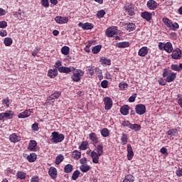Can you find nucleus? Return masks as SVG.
<instances>
[{
	"mask_svg": "<svg viewBox=\"0 0 182 182\" xmlns=\"http://www.w3.org/2000/svg\"><path fill=\"white\" fill-rule=\"evenodd\" d=\"M162 76L163 77H166V82H167V83H171V82H174V80H176V77H177V73L165 68L164 70Z\"/></svg>",
	"mask_w": 182,
	"mask_h": 182,
	"instance_id": "f257e3e1",
	"label": "nucleus"
},
{
	"mask_svg": "<svg viewBox=\"0 0 182 182\" xmlns=\"http://www.w3.org/2000/svg\"><path fill=\"white\" fill-rule=\"evenodd\" d=\"M50 141L54 144H58V143H62L65 140V135L63 134H60L58 132H53L51 133Z\"/></svg>",
	"mask_w": 182,
	"mask_h": 182,
	"instance_id": "f03ea898",
	"label": "nucleus"
},
{
	"mask_svg": "<svg viewBox=\"0 0 182 182\" xmlns=\"http://www.w3.org/2000/svg\"><path fill=\"white\" fill-rule=\"evenodd\" d=\"M162 21L164 22V25L169 29H171V31H177V29L180 28V25H178V23L175 22L173 23V22H171V21L167 17H164L162 18Z\"/></svg>",
	"mask_w": 182,
	"mask_h": 182,
	"instance_id": "7ed1b4c3",
	"label": "nucleus"
},
{
	"mask_svg": "<svg viewBox=\"0 0 182 182\" xmlns=\"http://www.w3.org/2000/svg\"><path fill=\"white\" fill-rule=\"evenodd\" d=\"M158 48L159 50H165L167 53H171L173 52V44L171 42H160L159 43Z\"/></svg>",
	"mask_w": 182,
	"mask_h": 182,
	"instance_id": "20e7f679",
	"label": "nucleus"
},
{
	"mask_svg": "<svg viewBox=\"0 0 182 182\" xmlns=\"http://www.w3.org/2000/svg\"><path fill=\"white\" fill-rule=\"evenodd\" d=\"M83 75H85V72L80 69H77L74 71L73 75L71 76V79L73 82H80Z\"/></svg>",
	"mask_w": 182,
	"mask_h": 182,
	"instance_id": "39448f33",
	"label": "nucleus"
},
{
	"mask_svg": "<svg viewBox=\"0 0 182 182\" xmlns=\"http://www.w3.org/2000/svg\"><path fill=\"white\" fill-rule=\"evenodd\" d=\"M124 9L129 16H133L134 15V6H133V4L131 3H126Z\"/></svg>",
	"mask_w": 182,
	"mask_h": 182,
	"instance_id": "423d86ee",
	"label": "nucleus"
},
{
	"mask_svg": "<svg viewBox=\"0 0 182 182\" xmlns=\"http://www.w3.org/2000/svg\"><path fill=\"white\" fill-rule=\"evenodd\" d=\"M106 35L108 38H113L117 35V26L109 27L106 30Z\"/></svg>",
	"mask_w": 182,
	"mask_h": 182,
	"instance_id": "0eeeda50",
	"label": "nucleus"
},
{
	"mask_svg": "<svg viewBox=\"0 0 182 182\" xmlns=\"http://www.w3.org/2000/svg\"><path fill=\"white\" fill-rule=\"evenodd\" d=\"M135 112L136 114L141 116L146 113V105L143 104H138L135 106Z\"/></svg>",
	"mask_w": 182,
	"mask_h": 182,
	"instance_id": "6e6552de",
	"label": "nucleus"
},
{
	"mask_svg": "<svg viewBox=\"0 0 182 182\" xmlns=\"http://www.w3.org/2000/svg\"><path fill=\"white\" fill-rule=\"evenodd\" d=\"M9 141L11 143H19L21 140H22V138L21 137V135L16 134V133H13L9 135Z\"/></svg>",
	"mask_w": 182,
	"mask_h": 182,
	"instance_id": "1a4fd4ad",
	"label": "nucleus"
},
{
	"mask_svg": "<svg viewBox=\"0 0 182 182\" xmlns=\"http://www.w3.org/2000/svg\"><path fill=\"white\" fill-rule=\"evenodd\" d=\"M181 50L178 48H176L175 50H172L171 52V58L172 59H175L176 60L178 59H181Z\"/></svg>",
	"mask_w": 182,
	"mask_h": 182,
	"instance_id": "9d476101",
	"label": "nucleus"
},
{
	"mask_svg": "<svg viewBox=\"0 0 182 182\" xmlns=\"http://www.w3.org/2000/svg\"><path fill=\"white\" fill-rule=\"evenodd\" d=\"M104 105L105 110H110L113 107V100H112V98L106 97L104 98Z\"/></svg>",
	"mask_w": 182,
	"mask_h": 182,
	"instance_id": "9b49d317",
	"label": "nucleus"
},
{
	"mask_svg": "<svg viewBox=\"0 0 182 182\" xmlns=\"http://www.w3.org/2000/svg\"><path fill=\"white\" fill-rule=\"evenodd\" d=\"M62 93L60 92L55 91L53 94H52L47 98V102H51L52 103H55V100H56V99H59Z\"/></svg>",
	"mask_w": 182,
	"mask_h": 182,
	"instance_id": "f8f14e48",
	"label": "nucleus"
},
{
	"mask_svg": "<svg viewBox=\"0 0 182 182\" xmlns=\"http://www.w3.org/2000/svg\"><path fill=\"white\" fill-rule=\"evenodd\" d=\"M31 113H33V109H26L24 112L19 113L18 114V119H26V117H29V116H31Z\"/></svg>",
	"mask_w": 182,
	"mask_h": 182,
	"instance_id": "ddd939ff",
	"label": "nucleus"
},
{
	"mask_svg": "<svg viewBox=\"0 0 182 182\" xmlns=\"http://www.w3.org/2000/svg\"><path fill=\"white\" fill-rule=\"evenodd\" d=\"M146 6L150 11H155V9H157L159 4L154 0H149L146 3Z\"/></svg>",
	"mask_w": 182,
	"mask_h": 182,
	"instance_id": "4468645a",
	"label": "nucleus"
},
{
	"mask_svg": "<svg viewBox=\"0 0 182 182\" xmlns=\"http://www.w3.org/2000/svg\"><path fill=\"white\" fill-rule=\"evenodd\" d=\"M78 26L80 28H82L84 31H89L90 29H93V27H94L92 23H87V22L85 23L80 22L78 23Z\"/></svg>",
	"mask_w": 182,
	"mask_h": 182,
	"instance_id": "2eb2a0df",
	"label": "nucleus"
},
{
	"mask_svg": "<svg viewBox=\"0 0 182 182\" xmlns=\"http://www.w3.org/2000/svg\"><path fill=\"white\" fill-rule=\"evenodd\" d=\"M55 21L57 23H59V25H63V23H68V22H69V18L67 16H56Z\"/></svg>",
	"mask_w": 182,
	"mask_h": 182,
	"instance_id": "dca6fc26",
	"label": "nucleus"
},
{
	"mask_svg": "<svg viewBox=\"0 0 182 182\" xmlns=\"http://www.w3.org/2000/svg\"><path fill=\"white\" fill-rule=\"evenodd\" d=\"M127 151L128 160H132L133 157H134V152H133V148L130 144H128L127 146Z\"/></svg>",
	"mask_w": 182,
	"mask_h": 182,
	"instance_id": "f3484780",
	"label": "nucleus"
},
{
	"mask_svg": "<svg viewBox=\"0 0 182 182\" xmlns=\"http://www.w3.org/2000/svg\"><path fill=\"white\" fill-rule=\"evenodd\" d=\"M89 139L94 145L99 143V137H97V134H96L95 132H91L89 134Z\"/></svg>",
	"mask_w": 182,
	"mask_h": 182,
	"instance_id": "a211bd4d",
	"label": "nucleus"
},
{
	"mask_svg": "<svg viewBox=\"0 0 182 182\" xmlns=\"http://www.w3.org/2000/svg\"><path fill=\"white\" fill-rule=\"evenodd\" d=\"M48 174L53 180H55L58 177V170L56 168L51 166L48 170Z\"/></svg>",
	"mask_w": 182,
	"mask_h": 182,
	"instance_id": "6ab92c4d",
	"label": "nucleus"
},
{
	"mask_svg": "<svg viewBox=\"0 0 182 182\" xmlns=\"http://www.w3.org/2000/svg\"><path fill=\"white\" fill-rule=\"evenodd\" d=\"M36 146H38V142L35 140H31L27 149L30 151H36Z\"/></svg>",
	"mask_w": 182,
	"mask_h": 182,
	"instance_id": "aec40b11",
	"label": "nucleus"
},
{
	"mask_svg": "<svg viewBox=\"0 0 182 182\" xmlns=\"http://www.w3.org/2000/svg\"><path fill=\"white\" fill-rule=\"evenodd\" d=\"M149 53V48L147 46H143L138 51V55L141 58H144Z\"/></svg>",
	"mask_w": 182,
	"mask_h": 182,
	"instance_id": "412c9836",
	"label": "nucleus"
},
{
	"mask_svg": "<svg viewBox=\"0 0 182 182\" xmlns=\"http://www.w3.org/2000/svg\"><path fill=\"white\" fill-rule=\"evenodd\" d=\"M141 16L147 22H150V20L152 18L153 14L149 11H144L141 12Z\"/></svg>",
	"mask_w": 182,
	"mask_h": 182,
	"instance_id": "4be33fe9",
	"label": "nucleus"
},
{
	"mask_svg": "<svg viewBox=\"0 0 182 182\" xmlns=\"http://www.w3.org/2000/svg\"><path fill=\"white\" fill-rule=\"evenodd\" d=\"M101 155H99V154H97L96 151H92L91 152V155L90 156L92 159V163H94L95 164H98L99 163V157H100Z\"/></svg>",
	"mask_w": 182,
	"mask_h": 182,
	"instance_id": "5701e85b",
	"label": "nucleus"
},
{
	"mask_svg": "<svg viewBox=\"0 0 182 182\" xmlns=\"http://www.w3.org/2000/svg\"><path fill=\"white\" fill-rule=\"evenodd\" d=\"M130 110V107L127 105H123L120 108V113L123 116H127L129 114V111Z\"/></svg>",
	"mask_w": 182,
	"mask_h": 182,
	"instance_id": "b1692460",
	"label": "nucleus"
},
{
	"mask_svg": "<svg viewBox=\"0 0 182 182\" xmlns=\"http://www.w3.org/2000/svg\"><path fill=\"white\" fill-rule=\"evenodd\" d=\"M48 76L50 79H55L58 76V69H50L48 72Z\"/></svg>",
	"mask_w": 182,
	"mask_h": 182,
	"instance_id": "393cba45",
	"label": "nucleus"
},
{
	"mask_svg": "<svg viewBox=\"0 0 182 182\" xmlns=\"http://www.w3.org/2000/svg\"><path fill=\"white\" fill-rule=\"evenodd\" d=\"M100 62L101 63V65H108L110 66V65H112V60H110V59L106 58V57H101Z\"/></svg>",
	"mask_w": 182,
	"mask_h": 182,
	"instance_id": "a878e982",
	"label": "nucleus"
},
{
	"mask_svg": "<svg viewBox=\"0 0 182 182\" xmlns=\"http://www.w3.org/2000/svg\"><path fill=\"white\" fill-rule=\"evenodd\" d=\"M3 113V119H14V112L11 110H8Z\"/></svg>",
	"mask_w": 182,
	"mask_h": 182,
	"instance_id": "bb28decb",
	"label": "nucleus"
},
{
	"mask_svg": "<svg viewBox=\"0 0 182 182\" xmlns=\"http://www.w3.org/2000/svg\"><path fill=\"white\" fill-rule=\"evenodd\" d=\"M126 29L129 32H133L136 29V24L134 23H127L126 24Z\"/></svg>",
	"mask_w": 182,
	"mask_h": 182,
	"instance_id": "cd10ccee",
	"label": "nucleus"
},
{
	"mask_svg": "<svg viewBox=\"0 0 182 182\" xmlns=\"http://www.w3.org/2000/svg\"><path fill=\"white\" fill-rule=\"evenodd\" d=\"M58 72H60V73H70L72 69L69 67L62 66L58 68Z\"/></svg>",
	"mask_w": 182,
	"mask_h": 182,
	"instance_id": "c85d7f7f",
	"label": "nucleus"
},
{
	"mask_svg": "<svg viewBox=\"0 0 182 182\" xmlns=\"http://www.w3.org/2000/svg\"><path fill=\"white\" fill-rule=\"evenodd\" d=\"M38 159V156H36V154L32 153L30 155L27 156V160L29 161V163H33L36 161V159Z\"/></svg>",
	"mask_w": 182,
	"mask_h": 182,
	"instance_id": "c756f323",
	"label": "nucleus"
},
{
	"mask_svg": "<svg viewBox=\"0 0 182 182\" xmlns=\"http://www.w3.org/2000/svg\"><path fill=\"white\" fill-rule=\"evenodd\" d=\"M16 176V178H18L19 180H25V178H26V173L18 171H17Z\"/></svg>",
	"mask_w": 182,
	"mask_h": 182,
	"instance_id": "7c9ffc66",
	"label": "nucleus"
},
{
	"mask_svg": "<svg viewBox=\"0 0 182 182\" xmlns=\"http://www.w3.org/2000/svg\"><path fill=\"white\" fill-rule=\"evenodd\" d=\"M100 133L102 137H109V136H110V131L107 128H104L101 129Z\"/></svg>",
	"mask_w": 182,
	"mask_h": 182,
	"instance_id": "2f4dec72",
	"label": "nucleus"
},
{
	"mask_svg": "<svg viewBox=\"0 0 182 182\" xmlns=\"http://www.w3.org/2000/svg\"><path fill=\"white\" fill-rule=\"evenodd\" d=\"M117 48H129L130 46V43L128 41H124V42H119L117 43Z\"/></svg>",
	"mask_w": 182,
	"mask_h": 182,
	"instance_id": "473e14b6",
	"label": "nucleus"
},
{
	"mask_svg": "<svg viewBox=\"0 0 182 182\" xmlns=\"http://www.w3.org/2000/svg\"><path fill=\"white\" fill-rule=\"evenodd\" d=\"M129 129H131V130H134V132H140L141 130V125H139V124H131Z\"/></svg>",
	"mask_w": 182,
	"mask_h": 182,
	"instance_id": "72a5a7b5",
	"label": "nucleus"
},
{
	"mask_svg": "<svg viewBox=\"0 0 182 182\" xmlns=\"http://www.w3.org/2000/svg\"><path fill=\"white\" fill-rule=\"evenodd\" d=\"M80 157H82V152L77 150H75L73 151V158L74 159V160H79Z\"/></svg>",
	"mask_w": 182,
	"mask_h": 182,
	"instance_id": "f704fd0d",
	"label": "nucleus"
},
{
	"mask_svg": "<svg viewBox=\"0 0 182 182\" xmlns=\"http://www.w3.org/2000/svg\"><path fill=\"white\" fill-rule=\"evenodd\" d=\"M72 171H73V165L68 164L65 166L64 173H72Z\"/></svg>",
	"mask_w": 182,
	"mask_h": 182,
	"instance_id": "c9c22d12",
	"label": "nucleus"
},
{
	"mask_svg": "<svg viewBox=\"0 0 182 182\" xmlns=\"http://www.w3.org/2000/svg\"><path fill=\"white\" fill-rule=\"evenodd\" d=\"M129 140V137L127 134H122L121 136V143L122 146H126L127 144V141Z\"/></svg>",
	"mask_w": 182,
	"mask_h": 182,
	"instance_id": "e433bc0d",
	"label": "nucleus"
},
{
	"mask_svg": "<svg viewBox=\"0 0 182 182\" xmlns=\"http://www.w3.org/2000/svg\"><path fill=\"white\" fill-rule=\"evenodd\" d=\"M87 74L90 75V76H94L95 75V67L90 65L87 67L86 70Z\"/></svg>",
	"mask_w": 182,
	"mask_h": 182,
	"instance_id": "4c0bfd02",
	"label": "nucleus"
},
{
	"mask_svg": "<svg viewBox=\"0 0 182 182\" xmlns=\"http://www.w3.org/2000/svg\"><path fill=\"white\" fill-rule=\"evenodd\" d=\"M134 180H135V178L133 175L128 174L125 176V178L122 182H134Z\"/></svg>",
	"mask_w": 182,
	"mask_h": 182,
	"instance_id": "58836bf2",
	"label": "nucleus"
},
{
	"mask_svg": "<svg viewBox=\"0 0 182 182\" xmlns=\"http://www.w3.org/2000/svg\"><path fill=\"white\" fill-rule=\"evenodd\" d=\"M89 147V142L87 141H84L81 143V144L79 146L80 150H87V148Z\"/></svg>",
	"mask_w": 182,
	"mask_h": 182,
	"instance_id": "ea45409f",
	"label": "nucleus"
},
{
	"mask_svg": "<svg viewBox=\"0 0 182 182\" xmlns=\"http://www.w3.org/2000/svg\"><path fill=\"white\" fill-rule=\"evenodd\" d=\"M102 50V45H97L94 47H92V52L94 55H97V53H99Z\"/></svg>",
	"mask_w": 182,
	"mask_h": 182,
	"instance_id": "a19ab883",
	"label": "nucleus"
},
{
	"mask_svg": "<svg viewBox=\"0 0 182 182\" xmlns=\"http://www.w3.org/2000/svg\"><path fill=\"white\" fill-rule=\"evenodd\" d=\"M4 43L5 46H11V45H12V43H14V40H12L11 38L6 37L4 40Z\"/></svg>",
	"mask_w": 182,
	"mask_h": 182,
	"instance_id": "79ce46f5",
	"label": "nucleus"
},
{
	"mask_svg": "<svg viewBox=\"0 0 182 182\" xmlns=\"http://www.w3.org/2000/svg\"><path fill=\"white\" fill-rule=\"evenodd\" d=\"M63 160H65V156L62 154H59L56 156L55 163V164L59 165Z\"/></svg>",
	"mask_w": 182,
	"mask_h": 182,
	"instance_id": "37998d69",
	"label": "nucleus"
},
{
	"mask_svg": "<svg viewBox=\"0 0 182 182\" xmlns=\"http://www.w3.org/2000/svg\"><path fill=\"white\" fill-rule=\"evenodd\" d=\"M177 133H178V130L176 128H174L169 129L166 134H168V136H170V137H171L172 136H176Z\"/></svg>",
	"mask_w": 182,
	"mask_h": 182,
	"instance_id": "c03bdc74",
	"label": "nucleus"
},
{
	"mask_svg": "<svg viewBox=\"0 0 182 182\" xmlns=\"http://www.w3.org/2000/svg\"><path fill=\"white\" fill-rule=\"evenodd\" d=\"M80 170L82 173H87V171H89V170H90V166H89V165H82L80 167Z\"/></svg>",
	"mask_w": 182,
	"mask_h": 182,
	"instance_id": "a18cd8bd",
	"label": "nucleus"
},
{
	"mask_svg": "<svg viewBox=\"0 0 182 182\" xmlns=\"http://www.w3.org/2000/svg\"><path fill=\"white\" fill-rule=\"evenodd\" d=\"M96 153L98 154V156H103V146L102 145H97L96 148Z\"/></svg>",
	"mask_w": 182,
	"mask_h": 182,
	"instance_id": "49530a36",
	"label": "nucleus"
},
{
	"mask_svg": "<svg viewBox=\"0 0 182 182\" xmlns=\"http://www.w3.org/2000/svg\"><path fill=\"white\" fill-rule=\"evenodd\" d=\"M80 176V171L79 170H76L73 172L72 178L73 180H77V178H79Z\"/></svg>",
	"mask_w": 182,
	"mask_h": 182,
	"instance_id": "de8ad7c7",
	"label": "nucleus"
},
{
	"mask_svg": "<svg viewBox=\"0 0 182 182\" xmlns=\"http://www.w3.org/2000/svg\"><path fill=\"white\" fill-rule=\"evenodd\" d=\"M171 69L172 70H175L176 72H181V69L180 68V65L177 64H172L171 65Z\"/></svg>",
	"mask_w": 182,
	"mask_h": 182,
	"instance_id": "09e8293b",
	"label": "nucleus"
},
{
	"mask_svg": "<svg viewBox=\"0 0 182 182\" xmlns=\"http://www.w3.org/2000/svg\"><path fill=\"white\" fill-rule=\"evenodd\" d=\"M105 15L106 11H105V10H100L97 12V18H99V19L103 18Z\"/></svg>",
	"mask_w": 182,
	"mask_h": 182,
	"instance_id": "8fccbe9b",
	"label": "nucleus"
},
{
	"mask_svg": "<svg viewBox=\"0 0 182 182\" xmlns=\"http://www.w3.org/2000/svg\"><path fill=\"white\" fill-rule=\"evenodd\" d=\"M69 50L70 48L68 46H64L61 48V53H63V55H69Z\"/></svg>",
	"mask_w": 182,
	"mask_h": 182,
	"instance_id": "3c124183",
	"label": "nucleus"
},
{
	"mask_svg": "<svg viewBox=\"0 0 182 182\" xmlns=\"http://www.w3.org/2000/svg\"><path fill=\"white\" fill-rule=\"evenodd\" d=\"M131 125L132 123L129 120H124L122 123V126H123V127H129V129H130Z\"/></svg>",
	"mask_w": 182,
	"mask_h": 182,
	"instance_id": "603ef678",
	"label": "nucleus"
},
{
	"mask_svg": "<svg viewBox=\"0 0 182 182\" xmlns=\"http://www.w3.org/2000/svg\"><path fill=\"white\" fill-rule=\"evenodd\" d=\"M127 83L126 82H121L119 84V87L120 89V90H126V89H127Z\"/></svg>",
	"mask_w": 182,
	"mask_h": 182,
	"instance_id": "864d4df0",
	"label": "nucleus"
},
{
	"mask_svg": "<svg viewBox=\"0 0 182 182\" xmlns=\"http://www.w3.org/2000/svg\"><path fill=\"white\" fill-rule=\"evenodd\" d=\"M108 85H109V81L104 80L101 82V87H102L103 89H107Z\"/></svg>",
	"mask_w": 182,
	"mask_h": 182,
	"instance_id": "5fc2aeb1",
	"label": "nucleus"
},
{
	"mask_svg": "<svg viewBox=\"0 0 182 182\" xmlns=\"http://www.w3.org/2000/svg\"><path fill=\"white\" fill-rule=\"evenodd\" d=\"M31 129L34 132H39V125L38 124V123H34L32 124Z\"/></svg>",
	"mask_w": 182,
	"mask_h": 182,
	"instance_id": "6e6d98bb",
	"label": "nucleus"
},
{
	"mask_svg": "<svg viewBox=\"0 0 182 182\" xmlns=\"http://www.w3.org/2000/svg\"><path fill=\"white\" fill-rule=\"evenodd\" d=\"M62 66V61L60 60H58L55 65H54V69H57L58 70H59V68H60V67Z\"/></svg>",
	"mask_w": 182,
	"mask_h": 182,
	"instance_id": "4d7b16f0",
	"label": "nucleus"
},
{
	"mask_svg": "<svg viewBox=\"0 0 182 182\" xmlns=\"http://www.w3.org/2000/svg\"><path fill=\"white\" fill-rule=\"evenodd\" d=\"M41 4L45 8H49V0H41Z\"/></svg>",
	"mask_w": 182,
	"mask_h": 182,
	"instance_id": "13d9d810",
	"label": "nucleus"
},
{
	"mask_svg": "<svg viewBox=\"0 0 182 182\" xmlns=\"http://www.w3.org/2000/svg\"><path fill=\"white\" fill-rule=\"evenodd\" d=\"M8 26V23L5 21H0V28L1 29H5Z\"/></svg>",
	"mask_w": 182,
	"mask_h": 182,
	"instance_id": "bf43d9fd",
	"label": "nucleus"
},
{
	"mask_svg": "<svg viewBox=\"0 0 182 182\" xmlns=\"http://www.w3.org/2000/svg\"><path fill=\"white\" fill-rule=\"evenodd\" d=\"M0 36H1V38H5V36H8V32L6 31V30L0 31Z\"/></svg>",
	"mask_w": 182,
	"mask_h": 182,
	"instance_id": "052dcab7",
	"label": "nucleus"
},
{
	"mask_svg": "<svg viewBox=\"0 0 182 182\" xmlns=\"http://www.w3.org/2000/svg\"><path fill=\"white\" fill-rule=\"evenodd\" d=\"M92 46V43H89L85 48H84V50L87 52V53H90V47Z\"/></svg>",
	"mask_w": 182,
	"mask_h": 182,
	"instance_id": "680f3d73",
	"label": "nucleus"
},
{
	"mask_svg": "<svg viewBox=\"0 0 182 182\" xmlns=\"http://www.w3.org/2000/svg\"><path fill=\"white\" fill-rule=\"evenodd\" d=\"M158 83L161 86H166V80H164V79L163 78H160L159 80H158Z\"/></svg>",
	"mask_w": 182,
	"mask_h": 182,
	"instance_id": "e2e57ef3",
	"label": "nucleus"
},
{
	"mask_svg": "<svg viewBox=\"0 0 182 182\" xmlns=\"http://www.w3.org/2000/svg\"><path fill=\"white\" fill-rule=\"evenodd\" d=\"M136 97H137V95L136 94L133 95L132 96H131L129 98V102L130 103H133V102H134V100H136Z\"/></svg>",
	"mask_w": 182,
	"mask_h": 182,
	"instance_id": "0e129e2a",
	"label": "nucleus"
},
{
	"mask_svg": "<svg viewBox=\"0 0 182 182\" xmlns=\"http://www.w3.org/2000/svg\"><path fill=\"white\" fill-rule=\"evenodd\" d=\"M176 174L178 177H182V168H178L176 171Z\"/></svg>",
	"mask_w": 182,
	"mask_h": 182,
	"instance_id": "69168bd1",
	"label": "nucleus"
},
{
	"mask_svg": "<svg viewBox=\"0 0 182 182\" xmlns=\"http://www.w3.org/2000/svg\"><path fill=\"white\" fill-rule=\"evenodd\" d=\"M31 182H39V177L34 176L31 178Z\"/></svg>",
	"mask_w": 182,
	"mask_h": 182,
	"instance_id": "338daca9",
	"label": "nucleus"
},
{
	"mask_svg": "<svg viewBox=\"0 0 182 182\" xmlns=\"http://www.w3.org/2000/svg\"><path fill=\"white\" fill-rule=\"evenodd\" d=\"M178 104L182 109V96H178Z\"/></svg>",
	"mask_w": 182,
	"mask_h": 182,
	"instance_id": "774afa93",
	"label": "nucleus"
}]
</instances>
